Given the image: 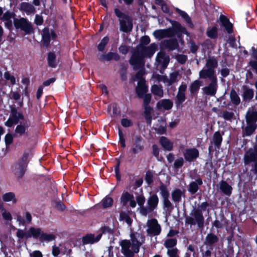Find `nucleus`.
Returning a JSON list of instances; mask_svg holds the SVG:
<instances>
[{
  "mask_svg": "<svg viewBox=\"0 0 257 257\" xmlns=\"http://www.w3.org/2000/svg\"><path fill=\"white\" fill-rule=\"evenodd\" d=\"M160 143L163 149L168 151L172 150L173 143L165 137H161L160 139Z\"/></svg>",
  "mask_w": 257,
  "mask_h": 257,
  "instance_id": "nucleus-26",
  "label": "nucleus"
},
{
  "mask_svg": "<svg viewBox=\"0 0 257 257\" xmlns=\"http://www.w3.org/2000/svg\"><path fill=\"white\" fill-rule=\"evenodd\" d=\"M132 199H134L133 195L127 192H123L121 196V203L123 205H125L128 201H130Z\"/></svg>",
  "mask_w": 257,
  "mask_h": 257,
  "instance_id": "nucleus-41",
  "label": "nucleus"
},
{
  "mask_svg": "<svg viewBox=\"0 0 257 257\" xmlns=\"http://www.w3.org/2000/svg\"><path fill=\"white\" fill-rule=\"evenodd\" d=\"M31 155V153L30 152H25L22 158L18 161V163L25 165V166L27 167V165L29 162V158Z\"/></svg>",
  "mask_w": 257,
  "mask_h": 257,
  "instance_id": "nucleus-42",
  "label": "nucleus"
},
{
  "mask_svg": "<svg viewBox=\"0 0 257 257\" xmlns=\"http://www.w3.org/2000/svg\"><path fill=\"white\" fill-rule=\"evenodd\" d=\"M27 167L25 165L17 163L13 166V172L16 176L19 178H21L24 175L26 171Z\"/></svg>",
  "mask_w": 257,
  "mask_h": 257,
  "instance_id": "nucleus-23",
  "label": "nucleus"
},
{
  "mask_svg": "<svg viewBox=\"0 0 257 257\" xmlns=\"http://www.w3.org/2000/svg\"><path fill=\"white\" fill-rule=\"evenodd\" d=\"M20 10L25 12L27 14L34 13L35 11V9L32 5L26 2L21 3L20 5Z\"/></svg>",
  "mask_w": 257,
  "mask_h": 257,
  "instance_id": "nucleus-33",
  "label": "nucleus"
},
{
  "mask_svg": "<svg viewBox=\"0 0 257 257\" xmlns=\"http://www.w3.org/2000/svg\"><path fill=\"white\" fill-rule=\"evenodd\" d=\"M151 92L155 96V98H160L164 95L162 86L154 85L151 87Z\"/></svg>",
  "mask_w": 257,
  "mask_h": 257,
  "instance_id": "nucleus-31",
  "label": "nucleus"
},
{
  "mask_svg": "<svg viewBox=\"0 0 257 257\" xmlns=\"http://www.w3.org/2000/svg\"><path fill=\"white\" fill-rule=\"evenodd\" d=\"M254 92L252 89L246 88L243 92V97L245 100H250L253 97Z\"/></svg>",
  "mask_w": 257,
  "mask_h": 257,
  "instance_id": "nucleus-47",
  "label": "nucleus"
},
{
  "mask_svg": "<svg viewBox=\"0 0 257 257\" xmlns=\"http://www.w3.org/2000/svg\"><path fill=\"white\" fill-rule=\"evenodd\" d=\"M218 240L217 236L213 234L209 233L205 237V243L208 245L211 246Z\"/></svg>",
  "mask_w": 257,
  "mask_h": 257,
  "instance_id": "nucleus-34",
  "label": "nucleus"
},
{
  "mask_svg": "<svg viewBox=\"0 0 257 257\" xmlns=\"http://www.w3.org/2000/svg\"><path fill=\"white\" fill-rule=\"evenodd\" d=\"M218 115L219 116L223 117L225 120H229L233 118L234 116V113L232 112H230L226 110L223 112L222 115L218 114Z\"/></svg>",
  "mask_w": 257,
  "mask_h": 257,
  "instance_id": "nucleus-57",
  "label": "nucleus"
},
{
  "mask_svg": "<svg viewBox=\"0 0 257 257\" xmlns=\"http://www.w3.org/2000/svg\"><path fill=\"white\" fill-rule=\"evenodd\" d=\"M101 234L95 236L93 234H87L82 238V242L83 245L91 244L97 242L101 237Z\"/></svg>",
  "mask_w": 257,
  "mask_h": 257,
  "instance_id": "nucleus-18",
  "label": "nucleus"
},
{
  "mask_svg": "<svg viewBox=\"0 0 257 257\" xmlns=\"http://www.w3.org/2000/svg\"><path fill=\"white\" fill-rule=\"evenodd\" d=\"M15 14L10 11L5 13L1 20L5 22V26L8 29H11L13 27V19H14Z\"/></svg>",
  "mask_w": 257,
  "mask_h": 257,
  "instance_id": "nucleus-20",
  "label": "nucleus"
},
{
  "mask_svg": "<svg viewBox=\"0 0 257 257\" xmlns=\"http://www.w3.org/2000/svg\"><path fill=\"white\" fill-rule=\"evenodd\" d=\"M184 163V160L182 157H179L174 161V168L175 171H178Z\"/></svg>",
  "mask_w": 257,
  "mask_h": 257,
  "instance_id": "nucleus-50",
  "label": "nucleus"
},
{
  "mask_svg": "<svg viewBox=\"0 0 257 257\" xmlns=\"http://www.w3.org/2000/svg\"><path fill=\"white\" fill-rule=\"evenodd\" d=\"M4 77L7 80H9L12 85L16 83V79L13 75H12L8 71L4 73Z\"/></svg>",
  "mask_w": 257,
  "mask_h": 257,
  "instance_id": "nucleus-59",
  "label": "nucleus"
},
{
  "mask_svg": "<svg viewBox=\"0 0 257 257\" xmlns=\"http://www.w3.org/2000/svg\"><path fill=\"white\" fill-rule=\"evenodd\" d=\"M183 194V191L180 189H176L171 193V197L173 201L178 204L181 200L182 196Z\"/></svg>",
  "mask_w": 257,
  "mask_h": 257,
  "instance_id": "nucleus-30",
  "label": "nucleus"
},
{
  "mask_svg": "<svg viewBox=\"0 0 257 257\" xmlns=\"http://www.w3.org/2000/svg\"><path fill=\"white\" fill-rule=\"evenodd\" d=\"M48 62L50 67L55 68L57 66L56 56L54 53L50 52L48 56Z\"/></svg>",
  "mask_w": 257,
  "mask_h": 257,
  "instance_id": "nucleus-36",
  "label": "nucleus"
},
{
  "mask_svg": "<svg viewBox=\"0 0 257 257\" xmlns=\"http://www.w3.org/2000/svg\"><path fill=\"white\" fill-rule=\"evenodd\" d=\"M175 58L178 62L183 64L186 62L187 57L185 55L178 54L175 56Z\"/></svg>",
  "mask_w": 257,
  "mask_h": 257,
  "instance_id": "nucleus-61",
  "label": "nucleus"
},
{
  "mask_svg": "<svg viewBox=\"0 0 257 257\" xmlns=\"http://www.w3.org/2000/svg\"><path fill=\"white\" fill-rule=\"evenodd\" d=\"M164 207L166 208L167 210L171 211L173 208V205L171 201L169 199V197L162 198Z\"/></svg>",
  "mask_w": 257,
  "mask_h": 257,
  "instance_id": "nucleus-53",
  "label": "nucleus"
},
{
  "mask_svg": "<svg viewBox=\"0 0 257 257\" xmlns=\"http://www.w3.org/2000/svg\"><path fill=\"white\" fill-rule=\"evenodd\" d=\"M144 238L140 233L131 234V240H122L120 242L121 252L125 257H134L139 252L140 247L144 242Z\"/></svg>",
  "mask_w": 257,
  "mask_h": 257,
  "instance_id": "nucleus-1",
  "label": "nucleus"
},
{
  "mask_svg": "<svg viewBox=\"0 0 257 257\" xmlns=\"http://www.w3.org/2000/svg\"><path fill=\"white\" fill-rule=\"evenodd\" d=\"M173 105V101L169 99H162L157 103V106L158 107L163 108L165 110L171 109Z\"/></svg>",
  "mask_w": 257,
  "mask_h": 257,
  "instance_id": "nucleus-29",
  "label": "nucleus"
},
{
  "mask_svg": "<svg viewBox=\"0 0 257 257\" xmlns=\"http://www.w3.org/2000/svg\"><path fill=\"white\" fill-rule=\"evenodd\" d=\"M170 58L169 56L166 54L164 52H160L158 53L156 57V62L157 63V66L162 69H165L167 68Z\"/></svg>",
  "mask_w": 257,
  "mask_h": 257,
  "instance_id": "nucleus-16",
  "label": "nucleus"
},
{
  "mask_svg": "<svg viewBox=\"0 0 257 257\" xmlns=\"http://www.w3.org/2000/svg\"><path fill=\"white\" fill-rule=\"evenodd\" d=\"M13 23L17 29H21L27 34H30L33 30L30 23L24 18L14 19Z\"/></svg>",
  "mask_w": 257,
  "mask_h": 257,
  "instance_id": "nucleus-13",
  "label": "nucleus"
},
{
  "mask_svg": "<svg viewBox=\"0 0 257 257\" xmlns=\"http://www.w3.org/2000/svg\"><path fill=\"white\" fill-rule=\"evenodd\" d=\"M230 98L231 102L235 105H238L240 102V99L234 90H232L230 93Z\"/></svg>",
  "mask_w": 257,
  "mask_h": 257,
  "instance_id": "nucleus-38",
  "label": "nucleus"
},
{
  "mask_svg": "<svg viewBox=\"0 0 257 257\" xmlns=\"http://www.w3.org/2000/svg\"><path fill=\"white\" fill-rule=\"evenodd\" d=\"M218 67V61L215 57H209L206 60L205 65L199 72V78L207 79V77H217L215 69Z\"/></svg>",
  "mask_w": 257,
  "mask_h": 257,
  "instance_id": "nucleus-3",
  "label": "nucleus"
},
{
  "mask_svg": "<svg viewBox=\"0 0 257 257\" xmlns=\"http://www.w3.org/2000/svg\"><path fill=\"white\" fill-rule=\"evenodd\" d=\"M118 136L119 142L120 144L121 147L124 148L125 147V139L123 133L120 129L118 130Z\"/></svg>",
  "mask_w": 257,
  "mask_h": 257,
  "instance_id": "nucleus-60",
  "label": "nucleus"
},
{
  "mask_svg": "<svg viewBox=\"0 0 257 257\" xmlns=\"http://www.w3.org/2000/svg\"><path fill=\"white\" fill-rule=\"evenodd\" d=\"M222 141V137L219 132H216L214 134L213 143L217 148H219Z\"/></svg>",
  "mask_w": 257,
  "mask_h": 257,
  "instance_id": "nucleus-43",
  "label": "nucleus"
},
{
  "mask_svg": "<svg viewBox=\"0 0 257 257\" xmlns=\"http://www.w3.org/2000/svg\"><path fill=\"white\" fill-rule=\"evenodd\" d=\"M142 139L140 137H136L134 141L133 147L130 150L132 154H136L141 152L144 149V146L141 143Z\"/></svg>",
  "mask_w": 257,
  "mask_h": 257,
  "instance_id": "nucleus-21",
  "label": "nucleus"
},
{
  "mask_svg": "<svg viewBox=\"0 0 257 257\" xmlns=\"http://www.w3.org/2000/svg\"><path fill=\"white\" fill-rule=\"evenodd\" d=\"M147 232L152 236L159 235L162 230L160 225L156 219H149L147 222Z\"/></svg>",
  "mask_w": 257,
  "mask_h": 257,
  "instance_id": "nucleus-11",
  "label": "nucleus"
},
{
  "mask_svg": "<svg viewBox=\"0 0 257 257\" xmlns=\"http://www.w3.org/2000/svg\"><path fill=\"white\" fill-rule=\"evenodd\" d=\"M247 125L243 129V136H250L256 128L257 112L248 111L246 115Z\"/></svg>",
  "mask_w": 257,
  "mask_h": 257,
  "instance_id": "nucleus-6",
  "label": "nucleus"
},
{
  "mask_svg": "<svg viewBox=\"0 0 257 257\" xmlns=\"http://www.w3.org/2000/svg\"><path fill=\"white\" fill-rule=\"evenodd\" d=\"M176 11L185 20L190 27H192L193 26L191 18L186 12L181 11L178 8H176Z\"/></svg>",
  "mask_w": 257,
  "mask_h": 257,
  "instance_id": "nucleus-37",
  "label": "nucleus"
},
{
  "mask_svg": "<svg viewBox=\"0 0 257 257\" xmlns=\"http://www.w3.org/2000/svg\"><path fill=\"white\" fill-rule=\"evenodd\" d=\"M243 159L245 165L257 162V136L255 137V144L253 148H249L245 152Z\"/></svg>",
  "mask_w": 257,
  "mask_h": 257,
  "instance_id": "nucleus-12",
  "label": "nucleus"
},
{
  "mask_svg": "<svg viewBox=\"0 0 257 257\" xmlns=\"http://www.w3.org/2000/svg\"><path fill=\"white\" fill-rule=\"evenodd\" d=\"M152 211H153L152 210L150 209L149 207H148V206H147V207H144V206H141L140 212V213L144 216H147L149 213L151 212Z\"/></svg>",
  "mask_w": 257,
  "mask_h": 257,
  "instance_id": "nucleus-63",
  "label": "nucleus"
},
{
  "mask_svg": "<svg viewBox=\"0 0 257 257\" xmlns=\"http://www.w3.org/2000/svg\"><path fill=\"white\" fill-rule=\"evenodd\" d=\"M43 41L44 44L47 46L50 42V33L47 30H45L44 31L43 35L42 36Z\"/></svg>",
  "mask_w": 257,
  "mask_h": 257,
  "instance_id": "nucleus-52",
  "label": "nucleus"
},
{
  "mask_svg": "<svg viewBox=\"0 0 257 257\" xmlns=\"http://www.w3.org/2000/svg\"><path fill=\"white\" fill-rule=\"evenodd\" d=\"M175 32V34H176V32H180L183 34H187V32L186 29L183 26H181V25L178 23L176 22L173 25V28H172Z\"/></svg>",
  "mask_w": 257,
  "mask_h": 257,
  "instance_id": "nucleus-44",
  "label": "nucleus"
},
{
  "mask_svg": "<svg viewBox=\"0 0 257 257\" xmlns=\"http://www.w3.org/2000/svg\"><path fill=\"white\" fill-rule=\"evenodd\" d=\"M156 46L152 44L148 47L143 45L137 46L130 59V63L135 68L142 67L144 65L145 57H151L155 52Z\"/></svg>",
  "mask_w": 257,
  "mask_h": 257,
  "instance_id": "nucleus-2",
  "label": "nucleus"
},
{
  "mask_svg": "<svg viewBox=\"0 0 257 257\" xmlns=\"http://www.w3.org/2000/svg\"><path fill=\"white\" fill-rule=\"evenodd\" d=\"M26 120L24 116L21 112H18L16 108H12L11 109V115L5 122V125L8 127H12L14 124H16L21 121Z\"/></svg>",
  "mask_w": 257,
  "mask_h": 257,
  "instance_id": "nucleus-10",
  "label": "nucleus"
},
{
  "mask_svg": "<svg viewBox=\"0 0 257 257\" xmlns=\"http://www.w3.org/2000/svg\"><path fill=\"white\" fill-rule=\"evenodd\" d=\"M159 189L160 191V194L162 198L169 197V193L165 185L162 183L159 186Z\"/></svg>",
  "mask_w": 257,
  "mask_h": 257,
  "instance_id": "nucleus-46",
  "label": "nucleus"
},
{
  "mask_svg": "<svg viewBox=\"0 0 257 257\" xmlns=\"http://www.w3.org/2000/svg\"><path fill=\"white\" fill-rule=\"evenodd\" d=\"M179 250L177 248L168 249L167 254L169 257H179L178 254Z\"/></svg>",
  "mask_w": 257,
  "mask_h": 257,
  "instance_id": "nucleus-58",
  "label": "nucleus"
},
{
  "mask_svg": "<svg viewBox=\"0 0 257 257\" xmlns=\"http://www.w3.org/2000/svg\"><path fill=\"white\" fill-rule=\"evenodd\" d=\"M119 220L120 221L124 220L128 225H131L132 223V219L124 212L120 213Z\"/></svg>",
  "mask_w": 257,
  "mask_h": 257,
  "instance_id": "nucleus-51",
  "label": "nucleus"
},
{
  "mask_svg": "<svg viewBox=\"0 0 257 257\" xmlns=\"http://www.w3.org/2000/svg\"><path fill=\"white\" fill-rule=\"evenodd\" d=\"M27 235L29 238L39 239L40 241L49 242L55 239V236L52 233H47L40 227H31L27 230Z\"/></svg>",
  "mask_w": 257,
  "mask_h": 257,
  "instance_id": "nucleus-4",
  "label": "nucleus"
},
{
  "mask_svg": "<svg viewBox=\"0 0 257 257\" xmlns=\"http://www.w3.org/2000/svg\"><path fill=\"white\" fill-rule=\"evenodd\" d=\"M114 13L118 19L120 30L124 33L132 31L133 27L132 20L127 15L123 13L119 9H115Z\"/></svg>",
  "mask_w": 257,
  "mask_h": 257,
  "instance_id": "nucleus-5",
  "label": "nucleus"
},
{
  "mask_svg": "<svg viewBox=\"0 0 257 257\" xmlns=\"http://www.w3.org/2000/svg\"><path fill=\"white\" fill-rule=\"evenodd\" d=\"M178 77V73L174 72L170 74L169 78L167 77V82L166 85L167 86H170L173 83L177 81V78Z\"/></svg>",
  "mask_w": 257,
  "mask_h": 257,
  "instance_id": "nucleus-48",
  "label": "nucleus"
},
{
  "mask_svg": "<svg viewBox=\"0 0 257 257\" xmlns=\"http://www.w3.org/2000/svg\"><path fill=\"white\" fill-rule=\"evenodd\" d=\"M207 36L212 39L215 38L217 35V29L216 27L208 28L207 31Z\"/></svg>",
  "mask_w": 257,
  "mask_h": 257,
  "instance_id": "nucleus-49",
  "label": "nucleus"
},
{
  "mask_svg": "<svg viewBox=\"0 0 257 257\" xmlns=\"http://www.w3.org/2000/svg\"><path fill=\"white\" fill-rule=\"evenodd\" d=\"M166 126L165 121L163 119H158V123L155 125L154 128L158 134H164L166 131Z\"/></svg>",
  "mask_w": 257,
  "mask_h": 257,
  "instance_id": "nucleus-32",
  "label": "nucleus"
},
{
  "mask_svg": "<svg viewBox=\"0 0 257 257\" xmlns=\"http://www.w3.org/2000/svg\"><path fill=\"white\" fill-rule=\"evenodd\" d=\"M3 200L5 202L12 201L13 203L17 202L15 195L13 192H8L4 194L2 197Z\"/></svg>",
  "mask_w": 257,
  "mask_h": 257,
  "instance_id": "nucleus-39",
  "label": "nucleus"
},
{
  "mask_svg": "<svg viewBox=\"0 0 257 257\" xmlns=\"http://www.w3.org/2000/svg\"><path fill=\"white\" fill-rule=\"evenodd\" d=\"M219 19L222 25L224 27L227 33L229 34L231 33L233 31L232 25L229 21V20L223 15H221Z\"/></svg>",
  "mask_w": 257,
  "mask_h": 257,
  "instance_id": "nucleus-27",
  "label": "nucleus"
},
{
  "mask_svg": "<svg viewBox=\"0 0 257 257\" xmlns=\"http://www.w3.org/2000/svg\"><path fill=\"white\" fill-rule=\"evenodd\" d=\"M109 41V38L107 36L104 37L100 43L98 45V50L100 51H103L106 44Z\"/></svg>",
  "mask_w": 257,
  "mask_h": 257,
  "instance_id": "nucleus-54",
  "label": "nucleus"
},
{
  "mask_svg": "<svg viewBox=\"0 0 257 257\" xmlns=\"http://www.w3.org/2000/svg\"><path fill=\"white\" fill-rule=\"evenodd\" d=\"M121 124L123 127H127L131 126L133 123L132 120L123 118L121 120Z\"/></svg>",
  "mask_w": 257,
  "mask_h": 257,
  "instance_id": "nucleus-62",
  "label": "nucleus"
},
{
  "mask_svg": "<svg viewBox=\"0 0 257 257\" xmlns=\"http://www.w3.org/2000/svg\"><path fill=\"white\" fill-rule=\"evenodd\" d=\"M113 200L109 197H104L101 201V204H97L94 206L93 208L95 209L100 208L102 206L103 208H106L111 207L113 204Z\"/></svg>",
  "mask_w": 257,
  "mask_h": 257,
  "instance_id": "nucleus-25",
  "label": "nucleus"
},
{
  "mask_svg": "<svg viewBox=\"0 0 257 257\" xmlns=\"http://www.w3.org/2000/svg\"><path fill=\"white\" fill-rule=\"evenodd\" d=\"M153 35L155 38L161 39L166 37H172L175 35V31L172 28L167 29L157 30L154 32Z\"/></svg>",
  "mask_w": 257,
  "mask_h": 257,
  "instance_id": "nucleus-15",
  "label": "nucleus"
},
{
  "mask_svg": "<svg viewBox=\"0 0 257 257\" xmlns=\"http://www.w3.org/2000/svg\"><path fill=\"white\" fill-rule=\"evenodd\" d=\"M5 141L7 146L11 145L13 142V137L10 134H8L5 137Z\"/></svg>",
  "mask_w": 257,
  "mask_h": 257,
  "instance_id": "nucleus-64",
  "label": "nucleus"
},
{
  "mask_svg": "<svg viewBox=\"0 0 257 257\" xmlns=\"http://www.w3.org/2000/svg\"><path fill=\"white\" fill-rule=\"evenodd\" d=\"M220 191L225 195L230 196L232 193V188L225 181H221L219 183Z\"/></svg>",
  "mask_w": 257,
  "mask_h": 257,
  "instance_id": "nucleus-24",
  "label": "nucleus"
},
{
  "mask_svg": "<svg viewBox=\"0 0 257 257\" xmlns=\"http://www.w3.org/2000/svg\"><path fill=\"white\" fill-rule=\"evenodd\" d=\"M144 70L141 69L135 75L134 80L138 81L136 92L139 97H143L148 91V87L145 84V80L143 77Z\"/></svg>",
  "mask_w": 257,
  "mask_h": 257,
  "instance_id": "nucleus-8",
  "label": "nucleus"
},
{
  "mask_svg": "<svg viewBox=\"0 0 257 257\" xmlns=\"http://www.w3.org/2000/svg\"><path fill=\"white\" fill-rule=\"evenodd\" d=\"M200 85L201 82L199 80H197L193 82L189 87L191 93L194 94L197 93L199 89Z\"/></svg>",
  "mask_w": 257,
  "mask_h": 257,
  "instance_id": "nucleus-40",
  "label": "nucleus"
},
{
  "mask_svg": "<svg viewBox=\"0 0 257 257\" xmlns=\"http://www.w3.org/2000/svg\"><path fill=\"white\" fill-rule=\"evenodd\" d=\"M162 45L169 51H173L178 49L179 44L178 40L175 38L165 40L162 42Z\"/></svg>",
  "mask_w": 257,
  "mask_h": 257,
  "instance_id": "nucleus-19",
  "label": "nucleus"
},
{
  "mask_svg": "<svg viewBox=\"0 0 257 257\" xmlns=\"http://www.w3.org/2000/svg\"><path fill=\"white\" fill-rule=\"evenodd\" d=\"M177 242V239L175 238H169L165 241L164 244L166 248L171 249L170 248H173L176 245Z\"/></svg>",
  "mask_w": 257,
  "mask_h": 257,
  "instance_id": "nucleus-45",
  "label": "nucleus"
},
{
  "mask_svg": "<svg viewBox=\"0 0 257 257\" xmlns=\"http://www.w3.org/2000/svg\"><path fill=\"white\" fill-rule=\"evenodd\" d=\"M209 83L203 88L202 91L204 94L210 96H214L218 89V80L217 77H207Z\"/></svg>",
  "mask_w": 257,
  "mask_h": 257,
  "instance_id": "nucleus-9",
  "label": "nucleus"
},
{
  "mask_svg": "<svg viewBox=\"0 0 257 257\" xmlns=\"http://www.w3.org/2000/svg\"><path fill=\"white\" fill-rule=\"evenodd\" d=\"M30 126V123L27 120L23 122H20L18 124L15 130V136L17 137H21L23 136L28 137L29 136V128Z\"/></svg>",
  "mask_w": 257,
  "mask_h": 257,
  "instance_id": "nucleus-14",
  "label": "nucleus"
},
{
  "mask_svg": "<svg viewBox=\"0 0 257 257\" xmlns=\"http://www.w3.org/2000/svg\"><path fill=\"white\" fill-rule=\"evenodd\" d=\"M153 173L150 171H147L145 175V180L148 185H150L153 182Z\"/></svg>",
  "mask_w": 257,
  "mask_h": 257,
  "instance_id": "nucleus-55",
  "label": "nucleus"
},
{
  "mask_svg": "<svg viewBox=\"0 0 257 257\" xmlns=\"http://www.w3.org/2000/svg\"><path fill=\"white\" fill-rule=\"evenodd\" d=\"M159 197L157 194H154L151 195L147 200V206L149 209L154 211L156 209L159 203Z\"/></svg>",
  "mask_w": 257,
  "mask_h": 257,
  "instance_id": "nucleus-22",
  "label": "nucleus"
},
{
  "mask_svg": "<svg viewBox=\"0 0 257 257\" xmlns=\"http://www.w3.org/2000/svg\"><path fill=\"white\" fill-rule=\"evenodd\" d=\"M100 59L102 61H110L112 59L118 61L119 59V56L117 53L109 52L107 54L102 55Z\"/></svg>",
  "mask_w": 257,
  "mask_h": 257,
  "instance_id": "nucleus-35",
  "label": "nucleus"
},
{
  "mask_svg": "<svg viewBox=\"0 0 257 257\" xmlns=\"http://www.w3.org/2000/svg\"><path fill=\"white\" fill-rule=\"evenodd\" d=\"M199 155V151L196 148L187 149L183 152L184 158L188 162L195 160L198 157Z\"/></svg>",
  "mask_w": 257,
  "mask_h": 257,
  "instance_id": "nucleus-17",
  "label": "nucleus"
},
{
  "mask_svg": "<svg viewBox=\"0 0 257 257\" xmlns=\"http://www.w3.org/2000/svg\"><path fill=\"white\" fill-rule=\"evenodd\" d=\"M177 101L176 102V104L177 105H179L181 104L185 100L186 96L185 93H177Z\"/></svg>",
  "mask_w": 257,
  "mask_h": 257,
  "instance_id": "nucleus-56",
  "label": "nucleus"
},
{
  "mask_svg": "<svg viewBox=\"0 0 257 257\" xmlns=\"http://www.w3.org/2000/svg\"><path fill=\"white\" fill-rule=\"evenodd\" d=\"M204 218L202 212L199 209H193L189 216L185 217V223L191 226L197 225L198 227H202L204 225Z\"/></svg>",
  "mask_w": 257,
  "mask_h": 257,
  "instance_id": "nucleus-7",
  "label": "nucleus"
},
{
  "mask_svg": "<svg viewBox=\"0 0 257 257\" xmlns=\"http://www.w3.org/2000/svg\"><path fill=\"white\" fill-rule=\"evenodd\" d=\"M202 184V179L200 178H197L195 181L190 183L188 188L189 192L192 194H195L198 191L199 186Z\"/></svg>",
  "mask_w": 257,
  "mask_h": 257,
  "instance_id": "nucleus-28",
  "label": "nucleus"
}]
</instances>
